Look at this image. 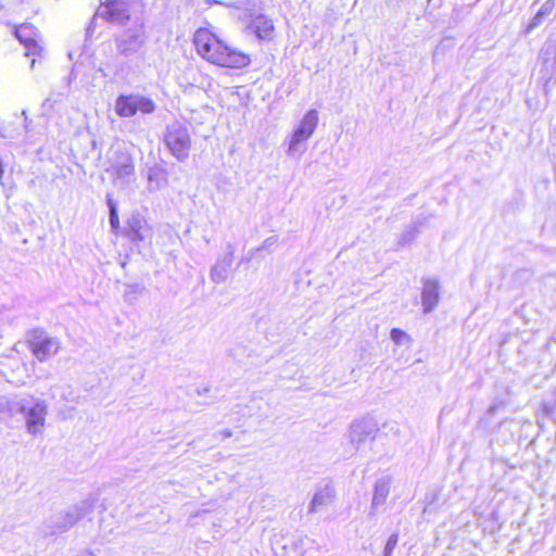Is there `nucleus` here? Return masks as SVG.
<instances>
[{
	"label": "nucleus",
	"mask_w": 556,
	"mask_h": 556,
	"mask_svg": "<svg viewBox=\"0 0 556 556\" xmlns=\"http://www.w3.org/2000/svg\"><path fill=\"white\" fill-rule=\"evenodd\" d=\"M193 43L201 58L218 66L242 68L251 62L248 54L227 46L206 28L194 33Z\"/></svg>",
	"instance_id": "1"
},
{
	"label": "nucleus",
	"mask_w": 556,
	"mask_h": 556,
	"mask_svg": "<svg viewBox=\"0 0 556 556\" xmlns=\"http://www.w3.org/2000/svg\"><path fill=\"white\" fill-rule=\"evenodd\" d=\"M193 43L201 58L218 66L242 68L251 62L248 54L227 46L206 28L194 33Z\"/></svg>",
	"instance_id": "2"
},
{
	"label": "nucleus",
	"mask_w": 556,
	"mask_h": 556,
	"mask_svg": "<svg viewBox=\"0 0 556 556\" xmlns=\"http://www.w3.org/2000/svg\"><path fill=\"white\" fill-rule=\"evenodd\" d=\"M17 413L24 416L26 431L30 435H38L43 432L48 415V404L38 397L28 395L16 402Z\"/></svg>",
	"instance_id": "3"
},
{
	"label": "nucleus",
	"mask_w": 556,
	"mask_h": 556,
	"mask_svg": "<svg viewBox=\"0 0 556 556\" xmlns=\"http://www.w3.org/2000/svg\"><path fill=\"white\" fill-rule=\"evenodd\" d=\"M164 142L177 161L184 162L189 157L191 139L187 126L180 123L168 125Z\"/></svg>",
	"instance_id": "4"
},
{
	"label": "nucleus",
	"mask_w": 556,
	"mask_h": 556,
	"mask_svg": "<svg viewBox=\"0 0 556 556\" xmlns=\"http://www.w3.org/2000/svg\"><path fill=\"white\" fill-rule=\"evenodd\" d=\"M26 344L34 357L41 363L55 356L61 349L58 338L51 337L40 329H34L28 333Z\"/></svg>",
	"instance_id": "5"
},
{
	"label": "nucleus",
	"mask_w": 556,
	"mask_h": 556,
	"mask_svg": "<svg viewBox=\"0 0 556 556\" xmlns=\"http://www.w3.org/2000/svg\"><path fill=\"white\" fill-rule=\"evenodd\" d=\"M113 177L115 186L125 188L135 180V163L130 153L124 150L114 152V156L110 160V167L106 168Z\"/></svg>",
	"instance_id": "6"
},
{
	"label": "nucleus",
	"mask_w": 556,
	"mask_h": 556,
	"mask_svg": "<svg viewBox=\"0 0 556 556\" xmlns=\"http://www.w3.org/2000/svg\"><path fill=\"white\" fill-rule=\"evenodd\" d=\"M114 110L121 117H131L137 112L143 114L154 112L155 104L151 99L138 93L121 94L115 100Z\"/></svg>",
	"instance_id": "7"
},
{
	"label": "nucleus",
	"mask_w": 556,
	"mask_h": 556,
	"mask_svg": "<svg viewBox=\"0 0 556 556\" xmlns=\"http://www.w3.org/2000/svg\"><path fill=\"white\" fill-rule=\"evenodd\" d=\"M379 432L378 424L370 417L354 420L350 428L348 438L355 450H362L371 443Z\"/></svg>",
	"instance_id": "8"
},
{
	"label": "nucleus",
	"mask_w": 556,
	"mask_h": 556,
	"mask_svg": "<svg viewBox=\"0 0 556 556\" xmlns=\"http://www.w3.org/2000/svg\"><path fill=\"white\" fill-rule=\"evenodd\" d=\"M147 39L142 25H136L125 30L116 38V49L119 54L129 56L135 54L144 45Z\"/></svg>",
	"instance_id": "9"
},
{
	"label": "nucleus",
	"mask_w": 556,
	"mask_h": 556,
	"mask_svg": "<svg viewBox=\"0 0 556 556\" xmlns=\"http://www.w3.org/2000/svg\"><path fill=\"white\" fill-rule=\"evenodd\" d=\"M97 16L112 23L123 24L129 18V12L125 1L110 0L106 3H101L97 10Z\"/></svg>",
	"instance_id": "10"
},
{
	"label": "nucleus",
	"mask_w": 556,
	"mask_h": 556,
	"mask_svg": "<svg viewBox=\"0 0 556 556\" xmlns=\"http://www.w3.org/2000/svg\"><path fill=\"white\" fill-rule=\"evenodd\" d=\"M235 257V245L228 243L226 253L216 261L210 271V277L214 283H223L229 276L230 268Z\"/></svg>",
	"instance_id": "11"
},
{
	"label": "nucleus",
	"mask_w": 556,
	"mask_h": 556,
	"mask_svg": "<svg viewBox=\"0 0 556 556\" xmlns=\"http://www.w3.org/2000/svg\"><path fill=\"white\" fill-rule=\"evenodd\" d=\"M16 38L24 45L26 56L40 55L42 47L38 43L36 28L30 24H23L15 30Z\"/></svg>",
	"instance_id": "12"
},
{
	"label": "nucleus",
	"mask_w": 556,
	"mask_h": 556,
	"mask_svg": "<svg viewBox=\"0 0 556 556\" xmlns=\"http://www.w3.org/2000/svg\"><path fill=\"white\" fill-rule=\"evenodd\" d=\"M440 300V285L435 278L422 280L421 303L426 314L432 312Z\"/></svg>",
	"instance_id": "13"
},
{
	"label": "nucleus",
	"mask_w": 556,
	"mask_h": 556,
	"mask_svg": "<svg viewBox=\"0 0 556 556\" xmlns=\"http://www.w3.org/2000/svg\"><path fill=\"white\" fill-rule=\"evenodd\" d=\"M85 516V510L80 507H75L73 510L60 514L54 517L53 526L49 529V534H59L71 529L79 519Z\"/></svg>",
	"instance_id": "14"
},
{
	"label": "nucleus",
	"mask_w": 556,
	"mask_h": 556,
	"mask_svg": "<svg viewBox=\"0 0 556 556\" xmlns=\"http://www.w3.org/2000/svg\"><path fill=\"white\" fill-rule=\"evenodd\" d=\"M391 478L382 477L375 482L370 514H375L381 507L390 493Z\"/></svg>",
	"instance_id": "15"
},
{
	"label": "nucleus",
	"mask_w": 556,
	"mask_h": 556,
	"mask_svg": "<svg viewBox=\"0 0 556 556\" xmlns=\"http://www.w3.org/2000/svg\"><path fill=\"white\" fill-rule=\"evenodd\" d=\"M336 497L334 489L330 485H326L325 488L318 490L308 507L309 513H317L323 507L330 505Z\"/></svg>",
	"instance_id": "16"
},
{
	"label": "nucleus",
	"mask_w": 556,
	"mask_h": 556,
	"mask_svg": "<svg viewBox=\"0 0 556 556\" xmlns=\"http://www.w3.org/2000/svg\"><path fill=\"white\" fill-rule=\"evenodd\" d=\"M308 139V137L294 129L288 139L287 155L291 157L302 156L307 149Z\"/></svg>",
	"instance_id": "17"
},
{
	"label": "nucleus",
	"mask_w": 556,
	"mask_h": 556,
	"mask_svg": "<svg viewBox=\"0 0 556 556\" xmlns=\"http://www.w3.org/2000/svg\"><path fill=\"white\" fill-rule=\"evenodd\" d=\"M319 116L315 109L308 110L300 121L295 130L311 138L318 125Z\"/></svg>",
	"instance_id": "18"
},
{
	"label": "nucleus",
	"mask_w": 556,
	"mask_h": 556,
	"mask_svg": "<svg viewBox=\"0 0 556 556\" xmlns=\"http://www.w3.org/2000/svg\"><path fill=\"white\" fill-rule=\"evenodd\" d=\"M252 27L260 39H270L273 36V21L265 15H257L252 22Z\"/></svg>",
	"instance_id": "19"
},
{
	"label": "nucleus",
	"mask_w": 556,
	"mask_h": 556,
	"mask_svg": "<svg viewBox=\"0 0 556 556\" xmlns=\"http://www.w3.org/2000/svg\"><path fill=\"white\" fill-rule=\"evenodd\" d=\"M167 185V174L165 169L154 166L149 169L148 188L149 190H159Z\"/></svg>",
	"instance_id": "20"
},
{
	"label": "nucleus",
	"mask_w": 556,
	"mask_h": 556,
	"mask_svg": "<svg viewBox=\"0 0 556 556\" xmlns=\"http://www.w3.org/2000/svg\"><path fill=\"white\" fill-rule=\"evenodd\" d=\"M30 374L25 363H16V368L12 369L10 381L17 384L24 386L30 379Z\"/></svg>",
	"instance_id": "21"
},
{
	"label": "nucleus",
	"mask_w": 556,
	"mask_h": 556,
	"mask_svg": "<svg viewBox=\"0 0 556 556\" xmlns=\"http://www.w3.org/2000/svg\"><path fill=\"white\" fill-rule=\"evenodd\" d=\"M17 401L8 397H0V420L7 417H13L17 413Z\"/></svg>",
	"instance_id": "22"
},
{
	"label": "nucleus",
	"mask_w": 556,
	"mask_h": 556,
	"mask_svg": "<svg viewBox=\"0 0 556 556\" xmlns=\"http://www.w3.org/2000/svg\"><path fill=\"white\" fill-rule=\"evenodd\" d=\"M131 237L134 240H144L149 237L150 230L141 225L139 219H134L130 223Z\"/></svg>",
	"instance_id": "23"
},
{
	"label": "nucleus",
	"mask_w": 556,
	"mask_h": 556,
	"mask_svg": "<svg viewBox=\"0 0 556 556\" xmlns=\"http://www.w3.org/2000/svg\"><path fill=\"white\" fill-rule=\"evenodd\" d=\"M399 542V534L393 533L389 536L387 544L384 546L383 556H392V553L397 545Z\"/></svg>",
	"instance_id": "24"
},
{
	"label": "nucleus",
	"mask_w": 556,
	"mask_h": 556,
	"mask_svg": "<svg viewBox=\"0 0 556 556\" xmlns=\"http://www.w3.org/2000/svg\"><path fill=\"white\" fill-rule=\"evenodd\" d=\"M553 401L542 403V410L545 415H553L556 413V388L552 392Z\"/></svg>",
	"instance_id": "25"
},
{
	"label": "nucleus",
	"mask_w": 556,
	"mask_h": 556,
	"mask_svg": "<svg viewBox=\"0 0 556 556\" xmlns=\"http://www.w3.org/2000/svg\"><path fill=\"white\" fill-rule=\"evenodd\" d=\"M555 9V1L554 0H546L540 8V10L538 11V13L542 16V17H547L548 15H551V13L553 12V10Z\"/></svg>",
	"instance_id": "26"
},
{
	"label": "nucleus",
	"mask_w": 556,
	"mask_h": 556,
	"mask_svg": "<svg viewBox=\"0 0 556 556\" xmlns=\"http://www.w3.org/2000/svg\"><path fill=\"white\" fill-rule=\"evenodd\" d=\"M390 337L396 344H402L404 339H408V336L403 330L397 328L391 330Z\"/></svg>",
	"instance_id": "27"
},
{
	"label": "nucleus",
	"mask_w": 556,
	"mask_h": 556,
	"mask_svg": "<svg viewBox=\"0 0 556 556\" xmlns=\"http://www.w3.org/2000/svg\"><path fill=\"white\" fill-rule=\"evenodd\" d=\"M110 225H111V228L114 232L117 231L118 227H119V219H118V215H117V207H112L111 212H110Z\"/></svg>",
	"instance_id": "28"
},
{
	"label": "nucleus",
	"mask_w": 556,
	"mask_h": 556,
	"mask_svg": "<svg viewBox=\"0 0 556 556\" xmlns=\"http://www.w3.org/2000/svg\"><path fill=\"white\" fill-rule=\"evenodd\" d=\"M544 17H542L538 12L536 14L533 16V18L531 20V22L529 23V25L527 26V33H530L532 31L535 27H538L539 25L542 24Z\"/></svg>",
	"instance_id": "29"
},
{
	"label": "nucleus",
	"mask_w": 556,
	"mask_h": 556,
	"mask_svg": "<svg viewBox=\"0 0 556 556\" xmlns=\"http://www.w3.org/2000/svg\"><path fill=\"white\" fill-rule=\"evenodd\" d=\"M311 540L308 536L306 535H303V536H299L295 541H294V547L296 549H303L307 543H309Z\"/></svg>",
	"instance_id": "30"
},
{
	"label": "nucleus",
	"mask_w": 556,
	"mask_h": 556,
	"mask_svg": "<svg viewBox=\"0 0 556 556\" xmlns=\"http://www.w3.org/2000/svg\"><path fill=\"white\" fill-rule=\"evenodd\" d=\"M277 242V237L273 236V237H269L267 238L263 244L257 249V250H262V249H267L269 248L270 245L275 244Z\"/></svg>",
	"instance_id": "31"
},
{
	"label": "nucleus",
	"mask_w": 556,
	"mask_h": 556,
	"mask_svg": "<svg viewBox=\"0 0 556 556\" xmlns=\"http://www.w3.org/2000/svg\"><path fill=\"white\" fill-rule=\"evenodd\" d=\"M74 556H98V555L89 548H81Z\"/></svg>",
	"instance_id": "32"
},
{
	"label": "nucleus",
	"mask_w": 556,
	"mask_h": 556,
	"mask_svg": "<svg viewBox=\"0 0 556 556\" xmlns=\"http://www.w3.org/2000/svg\"><path fill=\"white\" fill-rule=\"evenodd\" d=\"M106 203H108V206H109V211L111 212L112 207H117L116 203L114 202L113 198L111 194H108L106 195Z\"/></svg>",
	"instance_id": "33"
},
{
	"label": "nucleus",
	"mask_w": 556,
	"mask_h": 556,
	"mask_svg": "<svg viewBox=\"0 0 556 556\" xmlns=\"http://www.w3.org/2000/svg\"><path fill=\"white\" fill-rule=\"evenodd\" d=\"M218 434L222 437V439H228L232 435V431L229 429H224L219 431Z\"/></svg>",
	"instance_id": "34"
},
{
	"label": "nucleus",
	"mask_w": 556,
	"mask_h": 556,
	"mask_svg": "<svg viewBox=\"0 0 556 556\" xmlns=\"http://www.w3.org/2000/svg\"><path fill=\"white\" fill-rule=\"evenodd\" d=\"M139 290H140V288L137 285L129 286L126 295L128 296V295H130L132 293H137V292H139Z\"/></svg>",
	"instance_id": "35"
},
{
	"label": "nucleus",
	"mask_w": 556,
	"mask_h": 556,
	"mask_svg": "<svg viewBox=\"0 0 556 556\" xmlns=\"http://www.w3.org/2000/svg\"><path fill=\"white\" fill-rule=\"evenodd\" d=\"M35 62H36V60H35V59H33V60H31V67H34Z\"/></svg>",
	"instance_id": "36"
}]
</instances>
